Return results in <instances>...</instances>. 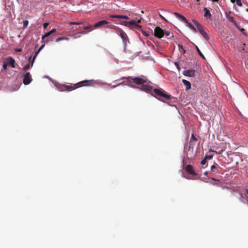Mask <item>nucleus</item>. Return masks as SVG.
<instances>
[{"mask_svg":"<svg viewBox=\"0 0 248 248\" xmlns=\"http://www.w3.org/2000/svg\"><path fill=\"white\" fill-rule=\"evenodd\" d=\"M45 46V45H42L38 49V50L35 53L34 57H36L40 51L44 48Z\"/></svg>","mask_w":248,"mask_h":248,"instance_id":"18","label":"nucleus"},{"mask_svg":"<svg viewBox=\"0 0 248 248\" xmlns=\"http://www.w3.org/2000/svg\"><path fill=\"white\" fill-rule=\"evenodd\" d=\"M235 2L238 6L240 7L242 6V3L241 1V0H236Z\"/></svg>","mask_w":248,"mask_h":248,"instance_id":"27","label":"nucleus"},{"mask_svg":"<svg viewBox=\"0 0 248 248\" xmlns=\"http://www.w3.org/2000/svg\"><path fill=\"white\" fill-rule=\"evenodd\" d=\"M207 160L206 159V158H204L202 160L201 163L202 165H204L205 164H206V162H207Z\"/></svg>","mask_w":248,"mask_h":248,"instance_id":"32","label":"nucleus"},{"mask_svg":"<svg viewBox=\"0 0 248 248\" xmlns=\"http://www.w3.org/2000/svg\"><path fill=\"white\" fill-rule=\"evenodd\" d=\"M226 17L230 22L236 25V22L234 21L233 17L230 15V13H226Z\"/></svg>","mask_w":248,"mask_h":248,"instance_id":"14","label":"nucleus"},{"mask_svg":"<svg viewBox=\"0 0 248 248\" xmlns=\"http://www.w3.org/2000/svg\"><path fill=\"white\" fill-rule=\"evenodd\" d=\"M83 28L85 30H88L89 31H91L93 30V29H94V25L93 26H84L83 27Z\"/></svg>","mask_w":248,"mask_h":248,"instance_id":"19","label":"nucleus"},{"mask_svg":"<svg viewBox=\"0 0 248 248\" xmlns=\"http://www.w3.org/2000/svg\"><path fill=\"white\" fill-rule=\"evenodd\" d=\"M3 68L4 69H7V63L5 62H4L3 63Z\"/></svg>","mask_w":248,"mask_h":248,"instance_id":"40","label":"nucleus"},{"mask_svg":"<svg viewBox=\"0 0 248 248\" xmlns=\"http://www.w3.org/2000/svg\"><path fill=\"white\" fill-rule=\"evenodd\" d=\"M141 20H138L137 21H136L137 23L138 24L139 23H140Z\"/></svg>","mask_w":248,"mask_h":248,"instance_id":"46","label":"nucleus"},{"mask_svg":"<svg viewBox=\"0 0 248 248\" xmlns=\"http://www.w3.org/2000/svg\"><path fill=\"white\" fill-rule=\"evenodd\" d=\"M80 33L82 34H86L87 32L84 31L80 32Z\"/></svg>","mask_w":248,"mask_h":248,"instance_id":"47","label":"nucleus"},{"mask_svg":"<svg viewBox=\"0 0 248 248\" xmlns=\"http://www.w3.org/2000/svg\"><path fill=\"white\" fill-rule=\"evenodd\" d=\"M204 10L205 11V13H204V16H208L209 18H210L212 16V15L210 14L209 10L208 9H207L206 8H204Z\"/></svg>","mask_w":248,"mask_h":248,"instance_id":"15","label":"nucleus"},{"mask_svg":"<svg viewBox=\"0 0 248 248\" xmlns=\"http://www.w3.org/2000/svg\"><path fill=\"white\" fill-rule=\"evenodd\" d=\"M246 11L248 12V8L247 9Z\"/></svg>","mask_w":248,"mask_h":248,"instance_id":"51","label":"nucleus"},{"mask_svg":"<svg viewBox=\"0 0 248 248\" xmlns=\"http://www.w3.org/2000/svg\"><path fill=\"white\" fill-rule=\"evenodd\" d=\"M108 24H110V23L108 22V21L105 20H101V21L97 22L94 25V28H101L106 25L109 26Z\"/></svg>","mask_w":248,"mask_h":248,"instance_id":"6","label":"nucleus"},{"mask_svg":"<svg viewBox=\"0 0 248 248\" xmlns=\"http://www.w3.org/2000/svg\"><path fill=\"white\" fill-rule=\"evenodd\" d=\"M31 67V64L30 63H28L24 66V67H23V70L24 71H26V70L29 69Z\"/></svg>","mask_w":248,"mask_h":248,"instance_id":"25","label":"nucleus"},{"mask_svg":"<svg viewBox=\"0 0 248 248\" xmlns=\"http://www.w3.org/2000/svg\"><path fill=\"white\" fill-rule=\"evenodd\" d=\"M183 74L184 76L189 77H193L195 76V71L194 70L190 69V70H186L183 71Z\"/></svg>","mask_w":248,"mask_h":248,"instance_id":"8","label":"nucleus"},{"mask_svg":"<svg viewBox=\"0 0 248 248\" xmlns=\"http://www.w3.org/2000/svg\"><path fill=\"white\" fill-rule=\"evenodd\" d=\"M90 81L89 80H83L75 84L62 85L60 86L59 90L60 91H71L82 86L89 85L88 83Z\"/></svg>","mask_w":248,"mask_h":248,"instance_id":"1","label":"nucleus"},{"mask_svg":"<svg viewBox=\"0 0 248 248\" xmlns=\"http://www.w3.org/2000/svg\"><path fill=\"white\" fill-rule=\"evenodd\" d=\"M165 34L166 36H169L170 35V32L167 31V32H166Z\"/></svg>","mask_w":248,"mask_h":248,"instance_id":"45","label":"nucleus"},{"mask_svg":"<svg viewBox=\"0 0 248 248\" xmlns=\"http://www.w3.org/2000/svg\"><path fill=\"white\" fill-rule=\"evenodd\" d=\"M191 139L195 141H197L198 140L194 136V134H192Z\"/></svg>","mask_w":248,"mask_h":248,"instance_id":"36","label":"nucleus"},{"mask_svg":"<svg viewBox=\"0 0 248 248\" xmlns=\"http://www.w3.org/2000/svg\"><path fill=\"white\" fill-rule=\"evenodd\" d=\"M208 174V172L206 171L204 173V175H207Z\"/></svg>","mask_w":248,"mask_h":248,"instance_id":"50","label":"nucleus"},{"mask_svg":"<svg viewBox=\"0 0 248 248\" xmlns=\"http://www.w3.org/2000/svg\"><path fill=\"white\" fill-rule=\"evenodd\" d=\"M196 50L198 53V54H199V55L200 56H201L202 58L203 59H205V57L204 56V55L202 54V53L201 52V51H200V49L199 48V47L197 46H196Z\"/></svg>","mask_w":248,"mask_h":248,"instance_id":"20","label":"nucleus"},{"mask_svg":"<svg viewBox=\"0 0 248 248\" xmlns=\"http://www.w3.org/2000/svg\"><path fill=\"white\" fill-rule=\"evenodd\" d=\"M236 0H231V2L234 3L235 2Z\"/></svg>","mask_w":248,"mask_h":248,"instance_id":"48","label":"nucleus"},{"mask_svg":"<svg viewBox=\"0 0 248 248\" xmlns=\"http://www.w3.org/2000/svg\"><path fill=\"white\" fill-rule=\"evenodd\" d=\"M48 24H49L47 22H46V23H44L43 24V27L44 28H46L48 26Z\"/></svg>","mask_w":248,"mask_h":248,"instance_id":"41","label":"nucleus"},{"mask_svg":"<svg viewBox=\"0 0 248 248\" xmlns=\"http://www.w3.org/2000/svg\"><path fill=\"white\" fill-rule=\"evenodd\" d=\"M141 90L146 92H152L153 88L151 86L143 84L141 85Z\"/></svg>","mask_w":248,"mask_h":248,"instance_id":"10","label":"nucleus"},{"mask_svg":"<svg viewBox=\"0 0 248 248\" xmlns=\"http://www.w3.org/2000/svg\"><path fill=\"white\" fill-rule=\"evenodd\" d=\"M197 30L200 32L201 34H202V32H204L205 31L202 25L200 26V27H198L197 28Z\"/></svg>","mask_w":248,"mask_h":248,"instance_id":"21","label":"nucleus"},{"mask_svg":"<svg viewBox=\"0 0 248 248\" xmlns=\"http://www.w3.org/2000/svg\"><path fill=\"white\" fill-rule=\"evenodd\" d=\"M14 50L16 52H20L22 51V49L21 48H16L14 49Z\"/></svg>","mask_w":248,"mask_h":248,"instance_id":"38","label":"nucleus"},{"mask_svg":"<svg viewBox=\"0 0 248 248\" xmlns=\"http://www.w3.org/2000/svg\"><path fill=\"white\" fill-rule=\"evenodd\" d=\"M153 92L154 93H155V97H158V99L163 97L165 99H168L170 98L171 97L170 95L166 94L165 92L161 89H154L153 91Z\"/></svg>","mask_w":248,"mask_h":248,"instance_id":"3","label":"nucleus"},{"mask_svg":"<svg viewBox=\"0 0 248 248\" xmlns=\"http://www.w3.org/2000/svg\"><path fill=\"white\" fill-rule=\"evenodd\" d=\"M36 57H34V55L33 56V59L32 60H31V56H30V59H29V61H30L31 62V66H33V63H34V60L35 59Z\"/></svg>","mask_w":248,"mask_h":248,"instance_id":"22","label":"nucleus"},{"mask_svg":"<svg viewBox=\"0 0 248 248\" xmlns=\"http://www.w3.org/2000/svg\"><path fill=\"white\" fill-rule=\"evenodd\" d=\"M194 32H196L197 31V30L193 26L192 27V28L191 29Z\"/></svg>","mask_w":248,"mask_h":248,"instance_id":"43","label":"nucleus"},{"mask_svg":"<svg viewBox=\"0 0 248 248\" xmlns=\"http://www.w3.org/2000/svg\"><path fill=\"white\" fill-rule=\"evenodd\" d=\"M213 157V156L212 155H206L205 156V158H206V159H212Z\"/></svg>","mask_w":248,"mask_h":248,"instance_id":"35","label":"nucleus"},{"mask_svg":"<svg viewBox=\"0 0 248 248\" xmlns=\"http://www.w3.org/2000/svg\"><path fill=\"white\" fill-rule=\"evenodd\" d=\"M124 33L123 32V31H121L120 32V35L123 40L124 39Z\"/></svg>","mask_w":248,"mask_h":248,"instance_id":"39","label":"nucleus"},{"mask_svg":"<svg viewBox=\"0 0 248 248\" xmlns=\"http://www.w3.org/2000/svg\"><path fill=\"white\" fill-rule=\"evenodd\" d=\"M70 23V24H73V25H79V24H81V22H71Z\"/></svg>","mask_w":248,"mask_h":248,"instance_id":"33","label":"nucleus"},{"mask_svg":"<svg viewBox=\"0 0 248 248\" xmlns=\"http://www.w3.org/2000/svg\"><path fill=\"white\" fill-rule=\"evenodd\" d=\"M174 15L179 19L182 20L183 22H187V20L186 19V18L180 14L175 12L174 13Z\"/></svg>","mask_w":248,"mask_h":248,"instance_id":"12","label":"nucleus"},{"mask_svg":"<svg viewBox=\"0 0 248 248\" xmlns=\"http://www.w3.org/2000/svg\"><path fill=\"white\" fill-rule=\"evenodd\" d=\"M182 82L186 86V91L189 90L191 88V83H190V82L186 79H183Z\"/></svg>","mask_w":248,"mask_h":248,"instance_id":"13","label":"nucleus"},{"mask_svg":"<svg viewBox=\"0 0 248 248\" xmlns=\"http://www.w3.org/2000/svg\"><path fill=\"white\" fill-rule=\"evenodd\" d=\"M28 21H27V20H25V21H24V26H26V25L28 24Z\"/></svg>","mask_w":248,"mask_h":248,"instance_id":"44","label":"nucleus"},{"mask_svg":"<svg viewBox=\"0 0 248 248\" xmlns=\"http://www.w3.org/2000/svg\"><path fill=\"white\" fill-rule=\"evenodd\" d=\"M201 35L207 40V41H209V39H210V38H209V35H208V34L205 32L204 31V32H202V33L201 34Z\"/></svg>","mask_w":248,"mask_h":248,"instance_id":"17","label":"nucleus"},{"mask_svg":"<svg viewBox=\"0 0 248 248\" xmlns=\"http://www.w3.org/2000/svg\"><path fill=\"white\" fill-rule=\"evenodd\" d=\"M185 23L186 24L187 26L190 28V29H191L192 27H193V26L190 23H189L188 21L187 22H185Z\"/></svg>","mask_w":248,"mask_h":248,"instance_id":"34","label":"nucleus"},{"mask_svg":"<svg viewBox=\"0 0 248 248\" xmlns=\"http://www.w3.org/2000/svg\"><path fill=\"white\" fill-rule=\"evenodd\" d=\"M123 79H126L128 82H130L132 81L133 83L138 84V85H142L147 82V79L145 77L140 78V77H135V78H131L130 77H123L121 79L118 80H121Z\"/></svg>","mask_w":248,"mask_h":248,"instance_id":"2","label":"nucleus"},{"mask_svg":"<svg viewBox=\"0 0 248 248\" xmlns=\"http://www.w3.org/2000/svg\"><path fill=\"white\" fill-rule=\"evenodd\" d=\"M126 85V84L124 83V82H121V83H120L118 84L117 85H113V86H112V87L113 88H115V87H116V86H120V85Z\"/></svg>","mask_w":248,"mask_h":248,"instance_id":"37","label":"nucleus"},{"mask_svg":"<svg viewBox=\"0 0 248 248\" xmlns=\"http://www.w3.org/2000/svg\"><path fill=\"white\" fill-rule=\"evenodd\" d=\"M214 2H217L218 0H212Z\"/></svg>","mask_w":248,"mask_h":248,"instance_id":"49","label":"nucleus"},{"mask_svg":"<svg viewBox=\"0 0 248 248\" xmlns=\"http://www.w3.org/2000/svg\"><path fill=\"white\" fill-rule=\"evenodd\" d=\"M217 168H220V167L217 165V166L213 165L211 166V170L212 171H214V169H216Z\"/></svg>","mask_w":248,"mask_h":248,"instance_id":"28","label":"nucleus"},{"mask_svg":"<svg viewBox=\"0 0 248 248\" xmlns=\"http://www.w3.org/2000/svg\"><path fill=\"white\" fill-rule=\"evenodd\" d=\"M123 24L127 27H130L131 26H133L136 29L138 30H141V26L138 24L136 21L133 20L129 21H124L123 22Z\"/></svg>","mask_w":248,"mask_h":248,"instance_id":"4","label":"nucleus"},{"mask_svg":"<svg viewBox=\"0 0 248 248\" xmlns=\"http://www.w3.org/2000/svg\"><path fill=\"white\" fill-rule=\"evenodd\" d=\"M109 17L111 18H119V15H111L109 16Z\"/></svg>","mask_w":248,"mask_h":248,"instance_id":"31","label":"nucleus"},{"mask_svg":"<svg viewBox=\"0 0 248 248\" xmlns=\"http://www.w3.org/2000/svg\"><path fill=\"white\" fill-rule=\"evenodd\" d=\"M32 80L31 75L30 72H27L23 78V83L25 85L29 84Z\"/></svg>","mask_w":248,"mask_h":248,"instance_id":"7","label":"nucleus"},{"mask_svg":"<svg viewBox=\"0 0 248 248\" xmlns=\"http://www.w3.org/2000/svg\"><path fill=\"white\" fill-rule=\"evenodd\" d=\"M185 170L187 172H188L190 174L192 175H196V173H195L193 167L191 165H187L185 168Z\"/></svg>","mask_w":248,"mask_h":248,"instance_id":"9","label":"nucleus"},{"mask_svg":"<svg viewBox=\"0 0 248 248\" xmlns=\"http://www.w3.org/2000/svg\"><path fill=\"white\" fill-rule=\"evenodd\" d=\"M154 34L155 37L161 38L164 36V32L161 28L159 27H156L155 29Z\"/></svg>","mask_w":248,"mask_h":248,"instance_id":"5","label":"nucleus"},{"mask_svg":"<svg viewBox=\"0 0 248 248\" xmlns=\"http://www.w3.org/2000/svg\"><path fill=\"white\" fill-rule=\"evenodd\" d=\"M119 18H123V19H128L129 17L124 15H119Z\"/></svg>","mask_w":248,"mask_h":248,"instance_id":"30","label":"nucleus"},{"mask_svg":"<svg viewBox=\"0 0 248 248\" xmlns=\"http://www.w3.org/2000/svg\"><path fill=\"white\" fill-rule=\"evenodd\" d=\"M178 48H179V51L180 52V53L181 54H185L186 53V50L184 48L182 45L179 44L178 45Z\"/></svg>","mask_w":248,"mask_h":248,"instance_id":"16","label":"nucleus"},{"mask_svg":"<svg viewBox=\"0 0 248 248\" xmlns=\"http://www.w3.org/2000/svg\"><path fill=\"white\" fill-rule=\"evenodd\" d=\"M56 29H53L52 30H51V31H50V32L51 33V34H52L53 33L55 32L56 31Z\"/></svg>","mask_w":248,"mask_h":248,"instance_id":"42","label":"nucleus"},{"mask_svg":"<svg viewBox=\"0 0 248 248\" xmlns=\"http://www.w3.org/2000/svg\"><path fill=\"white\" fill-rule=\"evenodd\" d=\"M51 33L50 32V31H48L44 35H43L42 37V39L43 40L46 37H48L49 36H50L51 35Z\"/></svg>","mask_w":248,"mask_h":248,"instance_id":"24","label":"nucleus"},{"mask_svg":"<svg viewBox=\"0 0 248 248\" xmlns=\"http://www.w3.org/2000/svg\"><path fill=\"white\" fill-rule=\"evenodd\" d=\"M7 63L11 65L13 68L15 67V60L12 57H9L7 58Z\"/></svg>","mask_w":248,"mask_h":248,"instance_id":"11","label":"nucleus"},{"mask_svg":"<svg viewBox=\"0 0 248 248\" xmlns=\"http://www.w3.org/2000/svg\"><path fill=\"white\" fill-rule=\"evenodd\" d=\"M68 40V38L66 37H60V38H57L56 40V42H59L60 41H61V40Z\"/></svg>","mask_w":248,"mask_h":248,"instance_id":"23","label":"nucleus"},{"mask_svg":"<svg viewBox=\"0 0 248 248\" xmlns=\"http://www.w3.org/2000/svg\"><path fill=\"white\" fill-rule=\"evenodd\" d=\"M174 65L176 66V67H177V68L178 70L179 71H180V70H181V68H180V66H179V63H178V62H174Z\"/></svg>","mask_w":248,"mask_h":248,"instance_id":"29","label":"nucleus"},{"mask_svg":"<svg viewBox=\"0 0 248 248\" xmlns=\"http://www.w3.org/2000/svg\"><path fill=\"white\" fill-rule=\"evenodd\" d=\"M192 22L196 26L197 28H198V27H200V26L202 25L201 24L199 23V22H198L197 21L193 19Z\"/></svg>","mask_w":248,"mask_h":248,"instance_id":"26","label":"nucleus"}]
</instances>
